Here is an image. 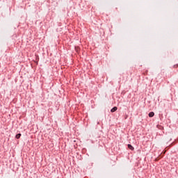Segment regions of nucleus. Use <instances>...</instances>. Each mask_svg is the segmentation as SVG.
I'll return each instance as SVG.
<instances>
[{
    "label": "nucleus",
    "instance_id": "obj_4",
    "mask_svg": "<svg viewBox=\"0 0 178 178\" xmlns=\"http://www.w3.org/2000/svg\"><path fill=\"white\" fill-rule=\"evenodd\" d=\"M15 137H16V138L19 139V138H20V137H22V134H18L16 135Z\"/></svg>",
    "mask_w": 178,
    "mask_h": 178
},
{
    "label": "nucleus",
    "instance_id": "obj_2",
    "mask_svg": "<svg viewBox=\"0 0 178 178\" xmlns=\"http://www.w3.org/2000/svg\"><path fill=\"white\" fill-rule=\"evenodd\" d=\"M116 111H118V107L115 106L111 110V112L113 113L116 112Z\"/></svg>",
    "mask_w": 178,
    "mask_h": 178
},
{
    "label": "nucleus",
    "instance_id": "obj_1",
    "mask_svg": "<svg viewBox=\"0 0 178 178\" xmlns=\"http://www.w3.org/2000/svg\"><path fill=\"white\" fill-rule=\"evenodd\" d=\"M154 115H155V113L154 112H150L149 113V118H154Z\"/></svg>",
    "mask_w": 178,
    "mask_h": 178
},
{
    "label": "nucleus",
    "instance_id": "obj_5",
    "mask_svg": "<svg viewBox=\"0 0 178 178\" xmlns=\"http://www.w3.org/2000/svg\"><path fill=\"white\" fill-rule=\"evenodd\" d=\"M177 66H178L177 65H175L174 67L176 68V67H177Z\"/></svg>",
    "mask_w": 178,
    "mask_h": 178
},
{
    "label": "nucleus",
    "instance_id": "obj_3",
    "mask_svg": "<svg viewBox=\"0 0 178 178\" xmlns=\"http://www.w3.org/2000/svg\"><path fill=\"white\" fill-rule=\"evenodd\" d=\"M128 148L129 149H131V151H133L134 149V147L130 144L128 145Z\"/></svg>",
    "mask_w": 178,
    "mask_h": 178
}]
</instances>
